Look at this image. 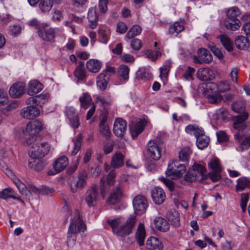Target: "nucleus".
<instances>
[{
  "instance_id": "13",
  "label": "nucleus",
  "mask_w": 250,
  "mask_h": 250,
  "mask_svg": "<svg viewBox=\"0 0 250 250\" xmlns=\"http://www.w3.org/2000/svg\"><path fill=\"white\" fill-rule=\"evenodd\" d=\"M249 113L245 112L243 115H238L232 117L233 126L234 129L243 131L247 127L246 121L248 119Z\"/></svg>"
},
{
  "instance_id": "35",
  "label": "nucleus",
  "mask_w": 250,
  "mask_h": 250,
  "mask_svg": "<svg viewBox=\"0 0 250 250\" xmlns=\"http://www.w3.org/2000/svg\"><path fill=\"white\" fill-rule=\"evenodd\" d=\"M146 237V231L143 224L140 223L137 228L135 238L140 246L144 245V240Z\"/></svg>"
},
{
  "instance_id": "63",
  "label": "nucleus",
  "mask_w": 250,
  "mask_h": 250,
  "mask_svg": "<svg viewBox=\"0 0 250 250\" xmlns=\"http://www.w3.org/2000/svg\"><path fill=\"white\" fill-rule=\"evenodd\" d=\"M195 71V69L194 68L191 67H188V69L183 74V77L188 81L192 80V76Z\"/></svg>"
},
{
  "instance_id": "27",
  "label": "nucleus",
  "mask_w": 250,
  "mask_h": 250,
  "mask_svg": "<svg viewBox=\"0 0 250 250\" xmlns=\"http://www.w3.org/2000/svg\"><path fill=\"white\" fill-rule=\"evenodd\" d=\"M146 246L150 250H162L163 249L162 242L155 237H150L146 242Z\"/></svg>"
},
{
  "instance_id": "48",
  "label": "nucleus",
  "mask_w": 250,
  "mask_h": 250,
  "mask_svg": "<svg viewBox=\"0 0 250 250\" xmlns=\"http://www.w3.org/2000/svg\"><path fill=\"white\" fill-rule=\"evenodd\" d=\"M244 23L243 30L247 35V38L250 36V14H246L242 17Z\"/></svg>"
},
{
  "instance_id": "33",
  "label": "nucleus",
  "mask_w": 250,
  "mask_h": 250,
  "mask_svg": "<svg viewBox=\"0 0 250 250\" xmlns=\"http://www.w3.org/2000/svg\"><path fill=\"white\" fill-rule=\"evenodd\" d=\"M235 44L238 49L246 50L248 49L250 43L248 38L238 36L235 38Z\"/></svg>"
},
{
  "instance_id": "57",
  "label": "nucleus",
  "mask_w": 250,
  "mask_h": 250,
  "mask_svg": "<svg viewBox=\"0 0 250 250\" xmlns=\"http://www.w3.org/2000/svg\"><path fill=\"white\" fill-rule=\"evenodd\" d=\"M96 102L101 106L109 105L111 104L112 100L110 98L97 96L96 97Z\"/></svg>"
},
{
  "instance_id": "7",
  "label": "nucleus",
  "mask_w": 250,
  "mask_h": 250,
  "mask_svg": "<svg viewBox=\"0 0 250 250\" xmlns=\"http://www.w3.org/2000/svg\"><path fill=\"white\" fill-rule=\"evenodd\" d=\"M186 170L185 164H178L177 161H173L168 164L166 174L167 177L173 179L182 176Z\"/></svg>"
},
{
  "instance_id": "2",
  "label": "nucleus",
  "mask_w": 250,
  "mask_h": 250,
  "mask_svg": "<svg viewBox=\"0 0 250 250\" xmlns=\"http://www.w3.org/2000/svg\"><path fill=\"white\" fill-rule=\"evenodd\" d=\"M209 167L212 169V171L206 175V168L205 167L201 164L194 163L192 168L195 170V173L197 181L202 182L204 180L209 177L213 182L219 180L221 178V172L222 168L218 158H215L211 160L209 163Z\"/></svg>"
},
{
  "instance_id": "34",
  "label": "nucleus",
  "mask_w": 250,
  "mask_h": 250,
  "mask_svg": "<svg viewBox=\"0 0 250 250\" xmlns=\"http://www.w3.org/2000/svg\"><path fill=\"white\" fill-rule=\"evenodd\" d=\"M124 156L120 152H116L113 156L111 166L114 168H119L124 164Z\"/></svg>"
},
{
  "instance_id": "22",
  "label": "nucleus",
  "mask_w": 250,
  "mask_h": 250,
  "mask_svg": "<svg viewBox=\"0 0 250 250\" xmlns=\"http://www.w3.org/2000/svg\"><path fill=\"white\" fill-rule=\"evenodd\" d=\"M197 77L202 81L212 80L214 78L213 71L208 68H201L196 72Z\"/></svg>"
},
{
  "instance_id": "12",
  "label": "nucleus",
  "mask_w": 250,
  "mask_h": 250,
  "mask_svg": "<svg viewBox=\"0 0 250 250\" xmlns=\"http://www.w3.org/2000/svg\"><path fill=\"white\" fill-rule=\"evenodd\" d=\"M87 177V174L86 171L82 170L80 172L78 176V180L71 182L70 188L72 193H76L78 189L83 188L85 186Z\"/></svg>"
},
{
  "instance_id": "18",
  "label": "nucleus",
  "mask_w": 250,
  "mask_h": 250,
  "mask_svg": "<svg viewBox=\"0 0 250 250\" xmlns=\"http://www.w3.org/2000/svg\"><path fill=\"white\" fill-rule=\"evenodd\" d=\"M49 95L48 94H41L34 97H30L26 100L27 104L42 107L48 102Z\"/></svg>"
},
{
  "instance_id": "50",
  "label": "nucleus",
  "mask_w": 250,
  "mask_h": 250,
  "mask_svg": "<svg viewBox=\"0 0 250 250\" xmlns=\"http://www.w3.org/2000/svg\"><path fill=\"white\" fill-rule=\"evenodd\" d=\"M107 223L111 226L113 233L115 234L121 223V220L120 218L108 219L107 220Z\"/></svg>"
},
{
  "instance_id": "25",
  "label": "nucleus",
  "mask_w": 250,
  "mask_h": 250,
  "mask_svg": "<svg viewBox=\"0 0 250 250\" xmlns=\"http://www.w3.org/2000/svg\"><path fill=\"white\" fill-rule=\"evenodd\" d=\"M185 131L188 134H193L196 139L205 135V131L203 128L196 125H189L186 126Z\"/></svg>"
},
{
  "instance_id": "1",
  "label": "nucleus",
  "mask_w": 250,
  "mask_h": 250,
  "mask_svg": "<svg viewBox=\"0 0 250 250\" xmlns=\"http://www.w3.org/2000/svg\"><path fill=\"white\" fill-rule=\"evenodd\" d=\"M43 124L39 120L27 124L26 128L22 131L21 136L25 139V144L30 147L29 155L32 159H40L48 154L49 145L42 141L41 136L35 135L43 128Z\"/></svg>"
},
{
  "instance_id": "47",
  "label": "nucleus",
  "mask_w": 250,
  "mask_h": 250,
  "mask_svg": "<svg viewBox=\"0 0 250 250\" xmlns=\"http://www.w3.org/2000/svg\"><path fill=\"white\" fill-rule=\"evenodd\" d=\"M79 100L81 102V107L86 109H87L90 104L92 99L90 95L87 93H83L80 97Z\"/></svg>"
},
{
  "instance_id": "56",
  "label": "nucleus",
  "mask_w": 250,
  "mask_h": 250,
  "mask_svg": "<svg viewBox=\"0 0 250 250\" xmlns=\"http://www.w3.org/2000/svg\"><path fill=\"white\" fill-rule=\"evenodd\" d=\"M218 91L225 92L230 89V86L228 81H224L220 82L218 84Z\"/></svg>"
},
{
  "instance_id": "29",
  "label": "nucleus",
  "mask_w": 250,
  "mask_h": 250,
  "mask_svg": "<svg viewBox=\"0 0 250 250\" xmlns=\"http://www.w3.org/2000/svg\"><path fill=\"white\" fill-rule=\"evenodd\" d=\"M167 218L173 227H178L180 226V214L176 210H171L167 211Z\"/></svg>"
},
{
  "instance_id": "55",
  "label": "nucleus",
  "mask_w": 250,
  "mask_h": 250,
  "mask_svg": "<svg viewBox=\"0 0 250 250\" xmlns=\"http://www.w3.org/2000/svg\"><path fill=\"white\" fill-rule=\"evenodd\" d=\"M115 175L116 174L114 170H111L109 172L107 176V184L108 186H114L118 182L114 180Z\"/></svg>"
},
{
  "instance_id": "30",
  "label": "nucleus",
  "mask_w": 250,
  "mask_h": 250,
  "mask_svg": "<svg viewBox=\"0 0 250 250\" xmlns=\"http://www.w3.org/2000/svg\"><path fill=\"white\" fill-rule=\"evenodd\" d=\"M235 186V191L237 192H242L246 188L250 189V180L246 177H241L237 179Z\"/></svg>"
},
{
  "instance_id": "60",
  "label": "nucleus",
  "mask_w": 250,
  "mask_h": 250,
  "mask_svg": "<svg viewBox=\"0 0 250 250\" xmlns=\"http://www.w3.org/2000/svg\"><path fill=\"white\" fill-rule=\"evenodd\" d=\"M74 76L79 80H83L86 77L85 70L84 68H76L74 72Z\"/></svg>"
},
{
  "instance_id": "8",
  "label": "nucleus",
  "mask_w": 250,
  "mask_h": 250,
  "mask_svg": "<svg viewBox=\"0 0 250 250\" xmlns=\"http://www.w3.org/2000/svg\"><path fill=\"white\" fill-rule=\"evenodd\" d=\"M123 182L121 181H118L115 185L107 199V202L109 205H114L120 202L123 196Z\"/></svg>"
},
{
  "instance_id": "59",
  "label": "nucleus",
  "mask_w": 250,
  "mask_h": 250,
  "mask_svg": "<svg viewBox=\"0 0 250 250\" xmlns=\"http://www.w3.org/2000/svg\"><path fill=\"white\" fill-rule=\"evenodd\" d=\"M136 77L139 79H148L150 74L145 68H141L136 72Z\"/></svg>"
},
{
  "instance_id": "49",
  "label": "nucleus",
  "mask_w": 250,
  "mask_h": 250,
  "mask_svg": "<svg viewBox=\"0 0 250 250\" xmlns=\"http://www.w3.org/2000/svg\"><path fill=\"white\" fill-rule=\"evenodd\" d=\"M82 141V134H79L77 136L76 140H74V146L71 153L72 155H75L78 153V151L81 148Z\"/></svg>"
},
{
  "instance_id": "14",
  "label": "nucleus",
  "mask_w": 250,
  "mask_h": 250,
  "mask_svg": "<svg viewBox=\"0 0 250 250\" xmlns=\"http://www.w3.org/2000/svg\"><path fill=\"white\" fill-rule=\"evenodd\" d=\"M198 56H194V61L195 63H202L205 62L209 63L212 60V57L209 51L205 48H202L197 51Z\"/></svg>"
},
{
  "instance_id": "24",
  "label": "nucleus",
  "mask_w": 250,
  "mask_h": 250,
  "mask_svg": "<svg viewBox=\"0 0 250 250\" xmlns=\"http://www.w3.org/2000/svg\"><path fill=\"white\" fill-rule=\"evenodd\" d=\"M151 197L154 203L158 205L162 204L166 198L164 190L160 188H155L151 191Z\"/></svg>"
},
{
  "instance_id": "16",
  "label": "nucleus",
  "mask_w": 250,
  "mask_h": 250,
  "mask_svg": "<svg viewBox=\"0 0 250 250\" xmlns=\"http://www.w3.org/2000/svg\"><path fill=\"white\" fill-rule=\"evenodd\" d=\"M68 164V159L66 156H63L59 157L53 164V168L55 172L49 170L48 172V174L50 175H54L61 172L66 168Z\"/></svg>"
},
{
  "instance_id": "51",
  "label": "nucleus",
  "mask_w": 250,
  "mask_h": 250,
  "mask_svg": "<svg viewBox=\"0 0 250 250\" xmlns=\"http://www.w3.org/2000/svg\"><path fill=\"white\" fill-rule=\"evenodd\" d=\"M184 29V26L180 22L176 21L172 25L169 26L168 33L169 34L172 35L175 33H179Z\"/></svg>"
},
{
  "instance_id": "32",
  "label": "nucleus",
  "mask_w": 250,
  "mask_h": 250,
  "mask_svg": "<svg viewBox=\"0 0 250 250\" xmlns=\"http://www.w3.org/2000/svg\"><path fill=\"white\" fill-rule=\"evenodd\" d=\"M42 87V84L39 82L32 81L29 83L27 93L29 95H33L40 92Z\"/></svg>"
},
{
  "instance_id": "37",
  "label": "nucleus",
  "mask_w": 250,
  "mask_h": 250,
  "mask_svg": "<svg viewBox=\"0 0 250 250\" xmlns=\"http://www.w3.org/2000/svg\"><path fill=\"white\" fill-rule=\"evenodd\" d=\"M86 67L89 71L97 73L101 68V63L97 60L91 59L87 62Z\"/></svg>"
},
{
  "instance_id": "43",
  "label": "nucleus",
  "mask_w": 250,
  "mask_h": 250,
  "mask_svg": "<svg viewBox=\"0 0 250 250\" xmlns=\"http://www.w3.org/2000/svg\"><path fill=\"white\" fill-rule=\"evenodd\" d=\"M32 162L29 163V166L37 171L42 170L45 166V163L40 159H34Z\"/></svg>"
},
{
  "instance_id": "46",
  "label": "nucleus",
  "mask_w": 250,
  "mask_h": 250,
  "mask_svg": "<svg viewBox=\"0 0 250 250\" xmlns=\"http://www.w3.org/2000/svg\"><path fill=\"white\" fill-rule=\"evenodd\" d=\"M192 150L189 147H184L179 152V158L180 161L183 162H187L189 159Z\"/></svg>"
},
{
  "instance_id": "15",
  "label": "nucleus",
  "mask_w": 250,
  "mask_h": 250,
  "mask_svg": "<svg viewBox=\"0 0 250 250\" xmlns=\"http://www.w3.org/2000/svg\"><path fill=\"white\" fill-rule=\"evenodd\" d=\"M107 113L105 112L103 115L99 124V132L106 140H109L112 135L110 130L106 125Z\"/></svg>"
},
{
  "instance_id": "39",
  "label": "nucleus",
  "mask_w": 250,
  "mask_h": 250,
  "mask_svg": "<svg viewBox=\"0 0 250 250\" xmlns=\"http://www.w3.org/2000/svg\"><path fill=\"white\" fill-rule=\"evenodd\" d=\"M54 0H40L39 3V8L42 13L48 12L52 8Z\"/></svg>"
},
{
  "instance_id": "26",
  "label": "nucleus",
  "mask_w": 250,
  "mask_h": 250,
  "mask_svg": "<svg viewBox=\"0 0 250 250\" xmlns=\"http://www.w3.org/2000/svg\"><path fill=\"white\" fill-rule=\"evenodd\" d=\"M145 123V120L140 119L135 124L129 125V130L133 139L137 138L138 135L144 130Z\"/></svg>"
},
{
  "instance_id": "31",
  "label": "nucleus",
  "mask_w": 250,
  "mask_h": 250,
  "mask_svg": "<svg viewBox=\"0 0 250 250\" xmlns=\"http://www.w3.org/2000/svg\"><path fill=\"white\" fill-rule=\"evenodd\" d=\"M154 223L156 229L161 231L166 232L169 229V223L161 217H156Z\"/></svg>"
},
{
  "instance_id": "20",
  "label": "nucleus",
  "mask_w": 250,
  "mask_h": 250,
  "mask_svg": "<svg viewBox=\"0 0 250 250\" xmlns=\"http://www.w3.org/2000/svg\"><path fill=\"white\" fill-rule=\"evenodd\" d=\"M39 36L43 41L46 42H53L55 37L54 29L52 28H48L43 26L38 30Z\"/></svg>"
},
{
  "instance_id": "6",
  "label": "nucleus",
  "mask_w": 250,
  "mask_h": 250,
  "mask_svg": "<svg viewBox=\"0 0 250 250\" xmlns=\"http://www.w3.org/2000/svg\"><path fill=\"white\" fill-rule=\"evenodd\" d=\"M136 222V217L135 215H131L126 221L121 225L117 230L115 235L122 239L128 236L133 232Z\"/></svg>"
},
{
  "instance_id": "42",
  "label": "nucleus",
  "mask_w": 250,
  "mask_h": 250,
  "mask_svg": "<svg viewBox=\"0 0 250 250\" xmlns=\"http://www.w3.org/2000/svg\"><path fill=\"white\" fill-rule=\"evenodd\" d=\"M17 193L10 188H7L3 189L0 191V198L4 200H6L8 198L14 199Z\"/></svg>"
},
{
  "instance_id": "10",
  "label": "nucleus",
  "mask_w": 250,
  "mask_h": 250,
  "mask_svg": "<svg viewBox=\"0 0 250 250\" xmlns=\"http://www.w3.org/2000/svg\"><path fill=\"white\" fill-rule=\"evenodd\" d=\"M161 144H158L153 141H150L147 144V151L148 155L154 160H159L162 156Z\"/></svg>"
},
{
  "instance_id": "44",
  "label": "nucleus",
  "mask_w": 250,
  "mask_h": 250,
  "mask_svg": "<svg viewBox=\"0 0 250 250\" xmlns=\"http://www.w3.org/2000/svg\"><path fill=\"white\" fill-rule=\"evenodd\" d=\"M142 27L138 24L134 25L128 31L125 39H131L136 36L139 35L142 31Z\"/></svg>"
},
{
  "instance_id": "36",
  "label": "nucleus",
  "mask_w": 250,
  "mask_h": 250,
  "mask_svg": "<svg viewBox=\"0 0 250 250\" xmlns=\"http://www.w3.org/2000/svg\"><path fill=\"white\" fill-rule=\"evenodd\" d=\"M87 19L89 22V26L91 28L94 29L97 25L98 17L95 9L92 8L88 11Z\"/></svg>"
},
{
  "instance_id": "52",
  "label": "nucleus",
  "mask_w": 250,
  "mask_h": 250,
  "mask_svg": "<svg viewBox=\"0 0 250 250\" xmlns=\"http://www.w3.org/2000/svg\"><path fill=\"white\" fill-rule=\"evenodd\" d=\"M184 180L189 183L197 181L195 170L192 168H189L184 176Z\"/></svg>"
},
{
  "instance_id": "28",
  "label": "nucleus",
  "mask_w": 250,
  "mask_h": 250,
  "mask_svg": "<svg viewBox=\"0 0 250 250\" xmlns=\"http://www.w3.org/2000/svg\"><path fill=\"white\" fill-rule=\"evenodd\" d=\"M234 138L240 144V147L241 150H247L250 146V136L244 139V134L242 132H238L234 135Z\"/></svg>"
},
{
  "instance_id": "4",
  "label": "nucleus",
  "mask_w": 250,
  "mask_h": 250,
  "mask_svg": "<svg viewBox=\"0 0 250 250\" xmlns=\"http://www.w3.org/2000/svg\"><path fill=\"white\" fill-rule=\"evenodd\" d=\"M86 228V225L77 213V216L71 220L68 228L67 236L68 242H72V243H74L78 232L84 231Z\"/></svg>"
},
{
  "instance_id": "54",
  "label": "nucleus",
  "mask_w": 250,
  "mask_h": 250,
  "mask_svg": "<svg viewBox=\"0 0 250 250\" xmlns=\"http://www.w3.org/2000/svg\"><path fill=\"white\" fill-rule=\"evenodd\" d=\"M129 68L125 65H121L119 68V75L126 81L129 78Z\"/></svg>"
},
{
  "instance_id": "9",
  "label": "nucleus",
  "mask_w": 250,
  "mask_h": 250,
  "mask_svg": "<svg viewBox=\"0 0 250 250\" xmlns=\"http://www.w3.org/2000/svg\"><path fill=\"white\" fill-rule=\"evenodd\" d=\"M133 206L135 213L141 215L146 212L148 207L147 201L145 196L139 195L133 199Z\"/></svg>"
},
{
  "instance_id": "53",
  "label": "nucleus",
  "mask_w": 250,
  "mask_h": 250,
  "mask_svg": "<svg viewBox=\"0 0 250 250\" xmlns=\"http://www.w3.org/2000/svg\"><path fill=\"white\" fill-rule=\"evenodd\" d=\"M184 180L189 183L197 181L195 170L192 168H189L184 176Z\"/></svg>"
},
{
  "instance_id": "11",
  "label": "nucleus",
  "mask_w": 250,
  "mask_h": 250,
  "mask_svg": "<svg viewBox=\"0 0 250 250\" xmlns=\"http://www.w3.org/2000/svg\"><path fill=\"white\" fill-rule=\"evenodd\" d=\"M99 197L98 187L97 185H92L87 190L85 194V202L89 207L95 206Z\"/></svg>"
},
{
  "instance_id": "41",
  "label": "nucleus",
  "mask_w": 250,
  "mask_h": 250,
  "mask_svg": "<svg viewBox=\"0 0 250 250\" xmlns=\"http://www.w3.org/2000/svg\"><path fill=\"white\" fill-rule=\"evenodd\" d=\"M231 108L234 112L239 115H243L245 112H248L246 111L245 104L241 101L234 102L231 105Z\"/></svg>"
},
{
  "instance_id": "40",
  "label": "nucleus",
  "mask_w": 250,
  "mask_h": 250,
  "mask_svg": "<svg viewBox=\"0 0 250 250\" xmlns=\"http://www.w3.org/2000/svg\"><path fill=\"white\" fill-rule=\"evenodd\" d=\"M224 48L229 52H231L233 49V44L229 38L225 35H220L218 36Z\"/></svg>"
},
{
  "instance_id": "61",
  "label": "nucleus",
  "mask_w": 250,
  "mask_h": 250,
  "mask_svg": "<svg viewBox=\"0 0 250 250\" xmlns=\"http://www.w3.org/2000/svg\"><path fill=\"white\" fill-rule=\"evenodd\" d=\"M99 38L101 42L106 43L109 38V33L108 31L103 29L99 30Z\"/></svg>"
},
{
  "instance_id": "62",
  "label": "nucleus",
  "mask_w": 250,
  "mask_h": 250,
  "mask_svg": "<svg viewBox=\"0 0 250 250\" xmlns=\"http://www.w3.org/2000/svg\"><path fill=\"white\" fill-rule=\"evenodd\" d=\"M0 168L4 172L8 177L14 176L12 171L9 168L5 162L1 160H0Z\"/></svg>"
},
{
  "instance_id": "5",
  "label": "nucleus",
  "mask_w": 250,
  "mask_h": 250,
  "mask_svg": "<svg viewBox=\"0 0 250 250\" xmlns=\"http://www.w3.org/2000/svg\"><path fill=\"white\" fill-rule=\"evenodd\" d=\"M240 14V11L237 7L229 8L227 12L228 18L224 22V26L232 31L238 29L240 26V21L238 19Z\"/></svg>"
},
{
  "instance_id": "58",
  "label": "nucleus",
  "mask_w": 250,
  "mask_h": 250,
  "mask_svg": "<svg viewBox=\"0 0 250 250\" xmlns=\"http://www.w3.org/2000/svg\"><path fill=\"white\" fill-rule=\"evenodd\" d=\"M145 55L146 56L147 58L154 61L161 55V53L159 51H155L148 50L146 52Z\"/></svg>"
},
{
  "instance_id": "23",
  "label": "nucleus",
  "mask_w": 250,
  "mask_h": 250,
  "mask_svg": "<svg viewBox=\"0 0 250 250\" xmlns=\"http://www.w3.org/2000/svg\"><path fill=\"white\" fill-rule=\"evenodd\" d=\"M126 122L122 119H117L114 124L113 132L117 136L122 137L126 130Z\"/></svg>"
},
{
  "instance_id": "21",
  "label": "nucleus",
  "mask_w": 250,
  "mask_h": 250,
  "mask_svg": "<svg viewBox=\"0 0 250 250\" xmlns=\"http://www.w3.org/2000/svg\"><path fill=\"white\" fill-rule=\"evenodd\" d=\"M25 84L22 82L14 83L10 88L9 93L11 97L14 98H19L24 92Z\"/></svg>"
},
{
  "instance_id": "45",
  "label": "nucleus",
  "mask_w": 250,
  "mask_h": 250,
  "mask_svg": "<svg viewBox=\"0 0 250 250\" xmlns=\"http://www.w3.org/2000/svg\"><path fill=\"white\" fill-rule=\"evenodd\" d=\"M209 142V138L207 136L203 135L202 137L197 138L196 139V146L200 149H203L206 148Z\"/></svg>"
},
{
  "instance_id": "17",
  "label": "nucleus",
  "mask_w": 250,
  "mask_h": 250,
  "mask_svg": "<svg viewBox=\"0 0 250 250\" xmlns=\"http://www.w3.org/2000/svg\"><path fill=\"white\" fill-rule=\"evenodd\" d=\"M40 113V110L35 106L30 105L22 108L21 111V116L27 119H34L39 116Z\"/></svg>"
},
{
  "instance_id": "38",
  "label": "nucleus",
  "mask_w": 250,
  "mask_h": 250,
  "mask_svg": "<svg viewBox=\"0 0 250 250\" xmlns=\"http://www.w3.org/2000/svg\"><path fill=\"white\" fill-rule=\"evenodd\" d=\"M109 76H107L104 72H102L98 76L97 82V86L102 90H104L107 86L109 81Z\"/></svg>"
},
{
  "instance_id": "3",
  "label": "nucleus",
  "mask_w": 250,
  "mask_h": 250,
  "mask_svg": "<svg viewBox=\"0 0 250 250\" xmlns=\"http://www.w3.org/2000/svg\"><path fill=\"white\" fill-rule=\"evenodd\" d=\"M12 180L19 192L28 199H30L32 197L31 191L37 195L41 194L42 195H48L54 192V189L52 188L46 186H42L40 188H37L32 184L28 185L29 189L18 178L14 177Z\"/></svg>"
},
{
  "instance_id": "64",
  "label": "nucleus",
  "mask_w": 250,
  "mask_h": 250,
  "mask_svg": "<svg viewBox=\"0 0 250 250\" xmlns=\"http://www.w3.org/2000/svg\"><path fill=\"white\" fill-rule=\"evenodd\" d=\"M159 179L166 185L170 191H172L174 190L175 187L174 183L171 180L165 178L163 176L160 177Z\"/></svg>"
},
{
  "instance_id": "19",
  "label": "nucleus",
  "mask_w": 250,
  "mask_h": 250,
  "mask_svg": "<svg viewBox=\"0 0 250 250\" xmlns=\"http://www.w3.org/2000/svg\"><path fill=\"white\" fill-rule=\"evenodd\" d=\"M65 114L67 116L71 126L78 128L80 125V121L78 114L75 109L72 106L67 107L65 109Z\"/></svg>"
}]
</instances>
